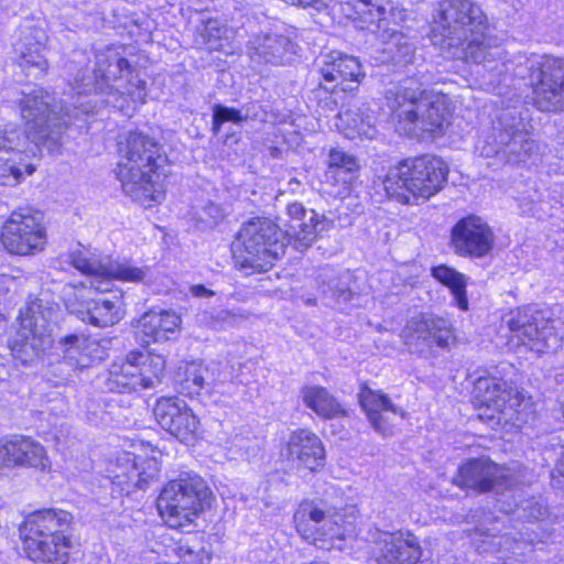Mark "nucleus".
Masks as SVG:
<instances>
[{
  "instance_id": "nucleus-31",
  "label": "nucleus",
  "mask_w": 564,
  "mask_h": 564,
  "mask_svg": "<svg viewBox=\"0 0 564 564\" xmlns=\"http://www.w3.org/2000/svg\"><path fill=\"white\" fill-rule=\"evenodd\" d=\"M335 127L347 139H373L377 134L376 118L368 104L351 105L340 111L335 119Z\"/></svg>"
},
{
  "instance_id": "nucleus-43",
  "label": "nucleus",
  "mask_w": 564,
  "mask_h": 564,
  "mask_svg": "<svg viewBox=\"0 0 564 564\" xmlns=\"http://www.w3.org/2000/svg\"><path fill=\"white\" fill-rule=\"evenodd\" d=\"M228 32L229 30L221 25L218 20H209L202 32V36L208 50H221V40L228 37Z\"/></svg>"
},
{
  "instance_id": "nucleus-29",
  "label": "nucleus",
  "mask_w": 564,
  "mask_h": 564,
  "mask_svg": "<svg viewBox=\"0 0 564 564\" xmlns=\"http://www.w3.org/2000/svg\"><path fill=\"white\" fill-rule=\"evenodd\" d=\"M46 35L40 29H29L14 44V52L21 68L29 76L39 77L46 73L48 63L43 54Z\"/></svg>"
},
{
  "instance_id": "nucleus-41",
  "label": "nucleus",
  "mask_w": 564,
  "mask_h": 564,
  "mask_svg": "<svg viewBox=\"0 0 564 564\" xmlns=\"http://www.w3.org/2000/svg\"><path fill=\"white\" fill-rule=\"evenodd\" d=\"M197 322L208 328L220 330L228 326H234L236 315L228 310L204 311L197 315Z\"/></svg>"
},
{
  "instance_id": "nucleus-36",
  "label": "nucleus",
  "mask_w": 564,
  "mask_h": 564,
  "mask_svg": "<svg viewBox=\"0 0 564 564\" xmlns=\"http://www.w3.org/2000/svg\"><path fill=\"white\" fill-rule=\"evenodd\" d=\"M301 398L306 408L324 419L335 417L345 412L327 389L321 386H304L301 389Z\"/></svg>"
},
{
  "instance_id": "nucleus-10",
  "label": "nucleus",
  "mask_w": 564,
  "mask_h": 564,
  "mask_svg": "<svg viewBox=\"0 0 564 564\" xmlns=\"http://www.w3.org/2000/svg\"><path fill=\"white\" fill-rule=\"evenodd\" d=\"M58 304L46 296L29 299L20 310V328L9 343L12 356L22 364L39 359L52 340V323L58 315Z\"/></svg>"
},
{
  "instance_id": "nucleus-20",
  "label": "nucleus",
  "mask_w": 564,
  "mask_h": 564,
  "mask_svg": "<svg viewBox=\"0 0 564 564\" xmlns=\"http://www.w3.org/2000/svg\"><path fill=\"white\" fill-rule=\"evenodd\" d=\"M281 456L297 469L316 471L324 466L325 449L321 438L307 429H297L290 433Z\"/></svg>"
},
{
  "instance_id": "nucleus-38",
  "label": "nucleus",
  "mask_w": 564,
  "mask_h": 564,
  "mask_svg": "<svg viewBox=\"0 0 564 564\" xmlns=\"http://www.w3.org/2000/svg\"><path fill=\"white\" fill-rule=\"evenodd\" d=\"M178 564H209L212 546L199 536H192L181 541L175 547Z\"/></svg>"
},
{
  "instance_id": "nucleus-30",
  "label": "nucleus",
  "mask_w": 564,
  "mask_h": 564,
  "mask_svg": "<svg viewBox=\"0 0 564 564\" xmlns=\"http://www.w3.org/2000/svg\"><path fill=\"white\" fill-rule=\"evenodd\" d=\"M360 403L372 427L383 436L392 434L395 419L403 415L380 391L365 389L360 393Z\"/></svg>"
},
{
  "instance_id": "nucleus-22",
  "label": "nucleus",
  "mask_w": 564,
  "mask_h": 564,
  "mask_svg": "<svg viewBox=\"0 0 564 564\" xmlns=\"http://www.w3.org/2000/svg\"><path fill=\"white\" fill-rule=\"evenodd\" d=\"M24 466L41 471L51 470V460L44 446L25 436L0 441V467Z\"/></svg>"
},
{
  "instance_id": "nucleus-15",
  "label": "nucleus",
  "mask_w": 564,
  "mask_h": 564,
  "mask_svg": "<svg viewBox=\"0 0 564 564\" xmlns=\"http://www.w3.org/2000/svg\"><path fill=\"white\" fill-rule=\"evenodd\" d=\"M69 260L75 269L87 276L89 288L97 292L110 291L112 280L143 282L150 271L148 267H139L128 259H97L84 249L69 253Z\"/></svg>"
},
{
  "instance_id": "nucleus-3",
  "label": "nucleus",
  "mask_w": 564,
  "mask_h": 564,
  "mask_svg": "<svg viewBox=\"0 0 564 564\" xmlns=\"http://www.w3.org/2000/svg\"><path fill=\"white\" fill-rule=\"evenodd\" d=\"M288 215L290 224L285 231L267 218L245 224L234 246L236 264L252 272L267 271L284 253L286 243L293 241L296 250H305L319 234L333 227L332 220L300 203L289 204Z\"/></svg>"
},
{
  "instance_id": "nucleus-35",
  "label": "nucleus",
  "mask_w": 564,
  "mask_h": 564,
  "mask_svg": "<svg viewBox=\"0 0 564 564\" xmlns=\"http://www.w3.org/2000/svg\"><path fill=\"white\" fill-rule=\"evenodd\" d=\"M129 355L132 364L137 366V375L143 390L161 382L166 364L163 355L142 351H131Z\"/></svg>"
},
{
  "instance_id": "nucleus-48",
  "label": "nucleus",
  "mask_w": 564,
  "mask_h": 564,
  "mask_svg": "<svg viewBox=\"0 0 564 564\" xmlns=\"http://www.w3.org/2000/svg\"><path fill=\"white\" fill-rule=\"evenodd\" d=\"M189 292L195 297H209L214 295V291L205 288L203 284L192 285Z\"/></svg>"
},
{
  "instance_id": "nucleus-11",
  "label": "nucleus",
  "mask_w": 564,
  "mask_h": 564,
  "mask_svg": "<svg viewBox=\"0 0 564 564\" xmlns=\"http://www.w3.org/2000/svg\"><path fill=\"white\" fill-rule=\"evenodd\" d=\"M212 492L205 480L191 473L181 474L162 489L158 509L166 525L185 530L209 505Z\"/></svg>"
},
{
  "instance_id": "nucleus-47",
  "label": "nucleus",
  "mask_w": 564,
  "mask_h": 564,
  "mask_svg": "<svg viewBox=\"0 0 564 564\" xmlns=\"http://www.w3.org/2000/svg\"><path fill=\"white\" fill-rule=\"evenodd\" d=\"M250 443L251 442L248 438H245L243 436L240 435H236L231 440V445L228 448L229 458H249L251 449Z\"/></svg>"
},
{
  "instance_id": "nucleus-17",
  "label": "nucleus",
  "mask_w": 564,
  "mask_h": 564,
  "mask_svg": "<svg viewBox=\"0 0 564 564\" xmlns=\"http://www.w3.org/2000/svg\"><path fill=\"white\" fill-rule=\"evenodd\" d=\"M494 242L491 228L477 216L458 220L451 230L449 246L460 257L482 258L491 251Z\"/></svg>"
},
{
  "instance_id": "nucleus-23",
  "label": "nucleus",
  "mask_w": 564,
  "mask_h": 564,
  "mask_svg": "<svg viewBox=\"0 0 564 564\" xmlns=\"http://www.w3.org/2000/svg\"><path fill=\"white\" fill-rule=\"evenodd\" d=\"M97 297L82 303L79 308H72L83 322L98 327L112 326L119 323L126 314L123 294L120 290L98 292Z\"/></svg>"
},
{
  "instance_id": "nucleus-34",
  "label": "nucleus",
  "mask_w": 564,
  "mask_h": 564,
  "mask_svg": "<svg viewBox=\"0 0 564 564\" xmlns=\"http://www.w3.org/2000/svg\"><path fill=\"white\" fill-rule=\"evenodd\" d=\"M359 164L357 159L339 149L328 151L325 178L333 185H347L357 176Z\"/></svg>"
},
{
  "instance_id": "nucleus-27",
  "label": "nucleus",
  "mask_w": 564,
  "mask_h": 564,
  "mask_svg": "<svg viewBox=\"0 0 564 564\" xmlns=\"http://www.w3.org/2000/svg\"><path fill=\"white\" fill-rule=\"evenodd\" d=\"M182 318L174 311H150L138 322L137 337L143 345L172 339L181 329Z\"/></svg>"
},
{
  "instance_id": "nucleus-46",
  "label": "nucleus",
  "mask_w": 564,
  "mask_h": 564,
  "mask_svg": "<svg viewBox=\"0 0 564 564\" xmlns=\"http://www.w3.org/2000/svg\"><path fill=\"white\" fill-rule=\"evenodd\" d=\"M225 214L219 205L208 203L196 212L197 226L200 229L216 226L223 220Z\"/></svg>"
},
{
  "instance_id": "nucleus-26",
  "label": "nucleus",
  "mask_w": 564,
  "mask_h": 564,
  "mask_svg": "<svg viewBox=\"0 0 564 564\" xmlns=\"http://www.w3.org/2000/svg\"><path fill=\"white\" fill-rule=\"evenodd\" d=\"M505 478V470L501 466L487 458L470 459L464 463L454 484L471 489L477 492H486L494 489Z\"/></svg>"
},
{
  "instance_id": "nucleus-45",
  "label": "nucleus",
  "mask_w": 564,
  "mask_h": 564,
  "mask_svg": "<svg viewBox=\"0 0 564 564\" xmlns=\"http://www.w3.org/2000/svg\"><path fill=\"white\" fill-rule=\"evenodd\" d=\"M349 274H345L338 279H332L326 286H323V293L329 294L337 303H346L352 297V292L347 286Z\"/></svg>"
},
{
  "instance_id": "nucleus-16",
  "label": "nucleus",
  "mask_w": 564,
  "mask_h": 564,
  "mask_svg": "<svg viewBox=\"0 0 564 564\" xmlns=\"http://www.w3.org/2000/svg\"><path fill=\"white\" fill-rule=\"evenodd\" d=\"M1 242L8 252L26 256L44 248L46 234L36 216L14 212L3 225Z\"/></svg>"
},
{
  "instance_id": "nucleus-33",
  "label": "nucleus",
  "mask_w": 564,
  "mask_h": 564,
  "mask_svg": "<svg viewBox=\"0 0 564 564\" xmlns=\"http://www.w3.org/2000/svg\"><path fill=\"white\" fill-rule=\"evenodd\" d=\"M135 367L130 360L129 354L124 359L113 361L106 381L107 389L118 393H132L143 390Z\"/></svg>"
},
{
  "instance_id": "nucleus-9",
  "label": "nucleus",
  "mask_w": 564,
  "mask_h": 564,
  "mask_svg": "<svg viewBox=\"0 0 564 564\" xmlns=\"http://www.w3.org/2000/svg\"><path fill=\"white\" fill-rule=\"evenodd\" d=\"M447 173L442 159L423 155L391 167L382 185L389 197L411 204L412 198L427 199L435 195L445 184Z\"/></svg>"
},
{
  "instance_id": "nucleus-28",
  "label": "nucleus",
  "mask_w": 564,
  "mask_h": 564,
  "mask_svg": "<svg viewBox=\"0 0 564 564\" xmlns=\"http://www.w3.org/2000/svg\"><path fill=\"white\" fill-rule=\"evenodd\" d=\"M321 74L327 83L340 80L338 85L343 91L356 89L364 77L359 61L337 51L323 56Z\"/></svg>"
},
{
  "instance_id": "nucleus-18",
  "label": "nucleus",
  "mask_w": 564,
  "mask_h": 564,
  "mask_svg": "<svg viewBox=\"0 0 564 564\" xmlns=\"http://www.w3.org/2000/svg\"><path fill=\"white\" fill-rule=\"evenodd\" d=\"M401 337L412 351H423L433 345L446 348L454 341L453 329L448 321L424 314L412 317L402 329Z\"/></svg>"
},
{
  "instance_id": "nucleus-14",
  "label": "nucleus",
  "mask_w": 564,
  "mask_h": 564,
  "mask_svg": "<svg viewBox=\"0 0 564 564\" xmlns=\"http://www.w3.org/2000/svg\"><path fill=\"white\" fill-rule=\"evenodd\" d=\"M510 330L509 344L525 347L536 354L554 352L561 345V337L555 332V321L532 306L512 311L507 321Z\"/></svg>"
},
{
  "instance_id": "nucleus-42",
  "label": "nucleus",
  "mask_w": 564,
  "mask_h": 564,
  "mask_svg": "<svg viewBox=\"0 0 564 564\" xmlns=\"http://www.w3.org/2000/svg\"><path fill=\"white\" fill-rule=\"evenodd\" d=\"M248 119V113L240 109L215 105L213 107V132L217 134L226 122L240 124Z\"/></svg>"
},
{
  "instance_id": "nucleus-39",
  "label": "nucleus",
  "mask_w": 564,
  "mask_h": 564,
  "mask_svg": "<svg viewBox=\"0 0 564 564\" xmlns=\"http://www.w3.org/2000/svg\"><path fill=\"white\" fill-rule=\"evenodd\" d=\"M210 370L203 362L186 364L180 380V390L189 397L197 395L209 384Z\"/></svg>"
},
{
  "instance_id": "nucleus-5",
  "label": "nucleus",
  "mask_w": 564,
  "mask_h": 564,
  "mask_svg": "<svg viewBox=\"0 0 564 564\" xmlns=\"http://www.w3.org/2000/svg\"><path fill=\"white\" fill-rule=\"evenodd\" d=\"M384 98L392 120L405 134H442L448 122V97L429 93L413 80L389 88Z\"/></svg>"
},
{
  "instance_id": "nucleus-32",
  "label": "nucleus",
  "mask_w": 564,
  "mask_h": 564,
  "mask_svg": "<svg viewBox=\"0 0 564 564\" xmlns=\"http://www.w3.org/2000/svg\"><path fill=\"white\" fill-rule=\"evenodd\" d=\"M65 361L76 368H87L105 358L100 343L84 335H69L59 341Z\"/></svg>"
},
{
  "instance_id": "nucleus-12",
  "label": "nucleus",
  "mask_w": 564,
  "mask_h": 564,
  "mask_svg": "<svg viewBox=\"0 0 564 564\" xmlns=\"http://www.w3.org/2000/svg\"><path fill=\"white\" fill-rule=\"evenodd\" d=\"M533 148L521 112L513 107L500 111L490 130L478 138L475 151L484 158L502 156L508 162H518L529 156Z\"/></svg>"
},
{
  "instance_id": "nucleus-13",
  "label": "nucleus",
  "mask_w": 564,
  "mask_h": 564,
  "mask_svg": "<svg viewBox=\"0 0 564 564\" xmlns=\"http://www.w3.org/2000/svg\"><path fill=\"white\" fill-rule=\"evenodd\" d=\"M297 532L321 549H344L355 532V518L340 511L326 510L314 501L302 502L294 513Z\"/></svg>"
},
{
  "instance_id": "nucleus-24",
  "label": "nucleus",
  "mask_w": 564,
  "mask_h": 564,
  "mask_svg": "<svg viewBox=\"0 0 564 564\" xmlns=\"http://www.w3.org/2000/svg\"><path fill=\"white\" fill-rule=\"evenodd\" d=\"M248 55L256 65H283L296 55V45L285 35L261 33L249 41Z\"/></svg>"
},
{
  "instance_id": "nucleus-40",
  "label": "nucleus",
  "mask_w": 564,
  "mask_h": 564,
  "mask_svg": "<svg viewBox=\"0 0 564 564\" xmlns=\"http://www.w3.org/2000/svg\"><path fill=\"white\" fill-rule=\"evenodd\" d=\"M498 528L478 527L471 533V541L480 553H496L502 550H510V538L507 534L498 535Z\"/></svg>"
},
{
  "instance_id": "nucleus-49",
  "label": "nucleus",
  "mask_w": 564,
  "mask_h": 564,
  "mask_svg": "<svg viewBox=\"0 0 564 564\" xmlns=\"http://www.w3.org/2000/svg\"><path fill=\"white\" fill-rule=\"evenodd\" d=\"M556 469L564 477V452L562 453V457L560 458Z\"/></svg>"
},
{
  "instance_id": "nucleus-19",
  "label": "nucleus",
  "mask_w": 564,
  "mask_h": 564,
  "mask_svg": "<svg viewBox=\"0 0 564 564\" xmlns=\"http://www.w3.org/2000/svg\"><path fill=\"white\" fill-rule=\"evenodd\" d=\"M154 415L160 426L181 442L191 443L197 438L199 420L184 400L176 397L160 398Z\"/></svg>"
},
{
  "instance_id": "nucleus-1",
  "label": "nucleus",
  "mask_w": 564,
  "mask_h": 564,
  "mask_svg": "<svg viewBox=\"0 0 564 564\" xmlns=\"http://www.w3.org/2000/svg\"><path fill=\"white\" fill-rule=\"evenodd\" d=\"M86 62L84 53H75L68 64L72 76L69 86L74 101L63 116L52 107L53 98L43 88L23 91L20 113L25 131L15 124L0 127V185L14 186L34 172L30 160L44 147L53 152L58 147L62 127L76 120L78 113L88 115L98 102H105L121 111L135 109L147 100V83L142 80L127 59V47L112 45L95 56V67L76 69Z\"/></svg>"
},
{
  "instance_id": "nucleus-44",
  "label": "nucleus",
  "mask_w": 564,
  "mask_h": 564,
  "mask_svg": "<svg viewBox=\"0 0 564 564\" xmlns=\"http://www.w3.org/2000/svg\"><path fill=\"white\" fill-rule=\"evenodd\" d=\"M519 208L521 213L527 216L543 217L546 215L541 199V194L536 189L529 191L518 197Z\"/></svg>"
},
{
  "instance_id": "nucleus-2",
  "label": "nucleus",
  "mask_w": 564,
  "mask_h": 564,
  "mask_svg": "<svg viewBox=\"0 0 564 564\" xmlns=\"http://www.w3.org/2000/svg\"><path fill=\"white\" fill-rule=\"evenodd\" d=\"M430 37L452 57L482 64L492 77L511 73L535 85L536 105L545 111L564 108V59L553 56H518L502 61L503 50L491 45L488 21L473 0H441L432 12Z\"/></svg>"
},
{
  "instance_id": "nucleus-21",
  "label": "nucleus",
  "mask_w": 564,
  "mask_h": 564,
  "mask_svg": "<svg viewBox=\"0 0 564 564\" xmlns=\"http://www.w3.org/2000/svg\"><path fill=\"white\" fill-rule=\"evenodd\" d=\"M375 553L378 564H417L422 557L419 540L409 531L379 533Z\"/></svg>"
},
{
  "instance_id": "nucleus-6",
  "label": "nucleus",
  "mask_w": 564,
  "mask_h": 564,
  "mask_svg": "<svg viewBox=\"0 0 564 564\" xmlns=\"http://www.w3.org/2000/svg\"><path fill=\"white\" fill-rule=\"evenodd\" d=\"M473 403L480 421L506 433L517 432L533 416L529 397L497 377H480L473 391Z\"/></svg>"
},
{
  "instance_id": "nucleus-25",
  "label": "nucleus",
  "mask_w": 564,
  "mask_h": 564,
  "mask_svg": "<svg viewBox=\"0 0 564 564\" xmlns=\"http://www.w3.org/2000/svg\"><path fill=\"white\" fill-rule=\"evenodd\" d=\"M160 473V464L155 457L135 459L129 453L119 458L118 465L112 470V482L122 490L131 488L145 489Z\"/></svg>"
},
{
  "instance_id": "nucleus-8",
  "label": "nucleus",
  "mask_w": 564,
  "mask_h": 564,
  "mask_svg": "<svg viewBox=\"0 0 564 564\" xmlns=\"http://www.w3.org/2000/svg\"><path fill=\"white\" fill-rule=\"evenodd\" d=\"M337 7L355 29L373 34L383 44L388 56L382 62L408 64L412 61L414 42L398 23L389 21L386 8L378 0H340Z\"/></svg>"
},
{
  "instance_id": "nucleus-37",
  "label": "nucleus",
  "mask_w": 564,
  "mask_h": 564,
  "mask_svg": "<svg viewBox=\"0 0 564 564\" xmlns=\"http://www.w3.org/2000/svg\"><path fill=\"white\" fill-rule=\"evenodd\" d=\"M432 276L448 288L456 306L462 311L468 310V299L466 294L467 278L446 264H440L432 269Z\"/></svg>"
},
{
  "instance_id": "nucleus-7",
  "label": "nucleus",
  "mask_w": 564,
  "mask_h": 564,
  "mask_svg": "<svg viewBox=\"0 0 564 564\" xmlns=\"http://www.w3.org/2000/svg\"><path fill=\"white\" fill-rule=\"evenodd\" d=\"M73 516L61 509H43L26 517L20 538L28 557L42 564H65L73 542L66 533Z\"/></svg>"
},
{
  "instance_id": "nucleus-4",
  "label": "nucleus",
  "mask_w": 564,
  "mask_h": 564,
  "mask_svg": "<svg viewBox=\"0 0 564 564\" xmlns=\"http://www.w3.org/2000/svg\"><path fill=\"white\" fill-rule=\"evenodd\" d=\"M120 161L116 175L123 192L140 205L149 208L161 204L165 197V174L158 142L141 132H130L119 145Z\"/></svg>"
}]
</instances>
